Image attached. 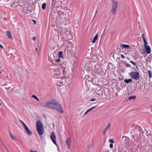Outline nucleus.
I'll use <instances>...</instances> for the list:
<instances>
[{"mask_svg":"<svg viewBox=\"0 0 152 152\" xmlns=\"http://www.w3.org/2000/svg\"><path fill=\"white\" fill-rule=\"evenodd\" d=\"M125 138H126V137H124L123 136V137H122V139H124H124H125Z\"/></svg>","mask_w":152,"mask_h":152,"instance_id":"nucleus-51","label":"nucleus"},{"mask_svg":"<svg viewBox=\"0 0 152 152\" xmlns=\"http://www.w3.org/2000/svg\"><path fill=\"white\" fill-rule=\"evenodd\" d=\"M147 44H148V43L147 41L146 42H144V47H145V46H146L147 45Z\"/></svg>","mask_w":152,"mask_h":152,"instance_id":"nucleus-35","label":"nucleus"},{"mask_svg":"<svg viewBox=\"0 0 152 152\" xmlns=\"http://www.w3.org/2000/svg\"><path fill=\"white\" fill-rule=\"evenodd\" d=\"M0 48H1L2 49L3 48H4L1 45H0Z\"/></svg>","mask_w":152,"mask_h":152,"instance_id":"nucleus-42","label":"nucleus"},{"mask_svg":"<svg viewBox=\"0 0 152 152\" xmlns=\"http://www.w3.org/2000/svg\"><path fill=\"white\" fill-rule=\"evenodd\" d=\"M63 81H61V80H60V83H61V84H62L63 83Z\"/></svg>","mask_w":152,"mask_h":152,"instance_id":"nucleus-49","label":"nucleus"},{"mask_svg":"<svg viewBox=\"0 0 152 152\" xmlns=\"http://www.w3.org/2000/svg\"><path fill=\"white\" fill-rule=\"evenodd\" d=\"M9 83H8V84H9ZM8 84L7 83L6 84V87H5V88L7 89H9L10 88V86H8Z\"/></svg>","mask_w":152,"mask_h":152,"instance_id":"nucleus-23","label":"nucleus"},{"mask_svg":"<svg viewBox=\"0 0 152 152\" xmlns=\"http://www.w3.org/2000/svg\"><path fill=\"white\" fill-rule=\"evenodd\" d=\"M10 137H11V138L13 139L14 140H15V137L14 136H13L12 134L11 133H10Z\"/></svg>","mask_w":152,"mask_h":152,"instance_id":"nucleus-22","label":"nucleus"},{"mask_svg":"<svg viewBox=\"0 0 152 152\" xmlns=\"http://www.w3.org/2000/svg\"><path fill=\"white\" fill-rule=\"evenodd\" d=\"M20 122L22 124L24 127L26 126V125L25 124V123L21 120H20Z\"/></svg>","mask_w":152,"mask_h":152,"instance_id":"nucleus-25","label":"nucleus"},{"mask_svg":"<svg viewBox=\"0 0 152 152\" xmlns=\"http://www.w3.org/2000/svg\"><path fill=\"white\" fill-rule=\"evenodd\" d=\"M130 76L136 80H138L140 78V74L138 72H132L129 73Z\"/></svg>","mask_w":152,"mask_h":152,"instance_id":"nucleus-3","label":"nucleus"},{"mask_svg":"<svg viewBox=\"0 0 152 152\" xmlns=\"http://www.w3.org/2000/svg\"><path fill=\"white\" fill-rule=\"evenodd\" d=\"M108 130H107L106 129H105L104 130L103 132V133L104 135H105L106 132Z\"/></svg>","mask_w":152,"mask_h":152,"instance_id":"nucleus-29","label":"nucleus"},{"mask_svg":"<svg viewBox=\"0 0 152 152\" xmlns=\"http://www.w3.org/2000/svg\"><path fill=\"white\" fill-rule=\"evenodd\" d=\"M147 138L148 141L149 142L151 140V142L152 143V134L148 135Z\"/></svg>","mask_w":152,"mask_h":152,"instance_id":"nucleus-13","label":"nucleus"},{"mask_svg":"<svg viewBox=\"0 0 152 152\" xmlns=\"http://www.w3.org/2000/svg\"><path fill=\"white\" fill-rule=\"evenodd\" d=\"M130 63H132L134 66H137L136 64L133 61H130Z\"/></svg>","mask_w":152,"mask_h":152,"instance_id":"nucleus-24","label":"nucleus"},{"mask_svg":"<svg viewBox=\"0 0 152 152\" xmlns=\"http://www.w3.org/2000/svg\"><path fill=\"white\" fill-rule=\"evenodd\" d=\"M146 49V51L147 54H150L151 53V49L149 45H146L145 47Z\"/></svg>","mask_w":152,"mask_h":152,"instance_id":"nucleus-8","label":"nucleus"},{"mask_svg":"<svg viewBox=\"0 0 152 152\" xmlns=\"http://www.w3.org/2000/svg\"><path fill=\"white\" fill-rule=\"evenodd\" d=\"M96 107V106L93 107H92L90 109V110L91 111L93 109H94Z\"/></svg>","mask_w":152,"mask_h":152,"instance_id":"nucleus-37","label":"nucleus"},{"mask_svg":"<svg viewBox=\"0 0 152 152\" xmlns=\"http://www.w3.org/2000/svg\"><path fill=\"white\" fill-rule=\"evenodd\" d=\"M118 5V2L113 0V2L112 3V9L111 11L112 13L115 14L116 11V8Z\"/></svg>","mask_w":152,"mask_h":152,"instance_id":"nucleus-2","label":"nucleus"},{"mask_svg":"<svg viewBox=\"0 0 152 152\" xmlns=\"http://www.w3.org/2000/svg\"><path fill=\"white\" fill-rule=\"evenodd\" d=\"M109 142H111L112 143H114V140H113V139H110V140H109Z\"/></svg>","mask_w":152,"mask_h":152,"instance_id":"nucleus-26","label":"nucleus"},{"mask_svg":"<svg viewBox=\"0 0 152 152\" xmlns=\"http://www.w3.org/2000/svg\"><path fill=\"white\" fill-rule=\"evenodd\" d=\"M98 9V8L97 9L96 12H95V15L94 16L96 15V14L98 13V12H97Z\"/></svg>","mask_w":152,"mask_h":152,"instance_id":"nucleus-47","label":"nucleus"},{"mask_svg":"<svg viewBox=\"0 0 152 152\" xmlns=\"http://www.w3.org/2000/svg\"><path fill=\"white\" fill-rule=\"evenodd\" d=\"M57 102L54 99H53L51 101H50L49 102H48V107L53 109L54 108Z\"/></svg>","mask_w":152,"mask_h":152,"instance_id":"nucleus-5","label":"nucleus"},{"mask_svg":"<svg viewBox=\"0 0 152 152\" xmlns=\"http://www.w3.org/2000/svg\"><path fill=\"white\" fill-rule=\"evenodd\" d=\"M136 98V96H131L129 97L128 99L129 100H130L132 99L133 100L135 99Z\"/></svg>","mask_w":152,"mask_h":152,"instance_id":"nucleus-17","label":"nucleus"},{"mask_svg":"<svg viewBox=\"0 0 152 152\" xmlns=\"http://www.w3.org/2000/svg\"><path fill=\"white\" fill-rule=\"evenodd\" d=\"M108 130H107L106 129H105L104 130L103 132V133L104 135H105L106 132Z\"/></svg>","mask_w":152,"mask_h":152,"instance_id":"nucleus-28","label":"nucleus"},{"mask_svg":"<svg viewBox=\"0 0 152 152\" xmlns=\"http://www.w3.org/2000/svg\"><path fill=\"white\" fill-rule=\"evenodd\" d=\"M135 134L137 135H139L140 134V131L138 128H135L134 129Z\"/></svg>","mask_w":152,"mask_h":152,"instance_id":"nucleus-12","label":"nucleus"},{"mask_svg":"<svg viewBox=\"0 0 152 152\" xmlns=\"http://www.w3.org/2000/svg\"><path fill=\"white\" fill-rule=\"evenodd\" d=\"M50 137L54 144L55 145H57L56 142V137L55 134L53 132H52L50 136Z\"/></svg>","mask_w":152,"mask_h":152,"instance_id":"nucleus-6","label":"nucleus"},{"mask_svg":"<svg viewBox=\"0 0 152 152\" xmlns=\"http://www.w3.org/2000/svg\"><path fill=\"white\" fill-rule=\"evenodd\" d=\"M32 97L33 98H35V99L37 97L36 96H35V95H33L32 96Z\"/></svg>","mask_w":152,"mask_h":152,"instance_id":"nucleus-34","label":"nucleus"},{"mask_svg":"<svg viewBox=\"0 0 152 152\" xmlns=\"http://www.w3.org/2000/svg\"><path fill=\"white\" fill-rule=\"evenodd\" d=\"M124 82L127 83H128L129 82H132V80L131 79H126L124 80Z\"/></svg>","mask_w":152,"mask_h":152,"instance_id":"nucleus-16","label":"nucleus"},{"mask_svg":"<svg viewBox=\"0 0 152 152\" xmlns=\"http://www.w3.org/2000/svg\"><path fill=\"white\" fill-rule=\"evenodd\" d=\"M52 0V2H51V5H52L53 4V2L54 0Z\"/></svg>","mask_w":152,"mask_h":152,"instance_id":"nucleus-50","label":"nucleus"},{"mask_svg":"<svg viewBox=\"0 0 152 152\" xmlns=\"http://www.w3.org/2000/svg\"><path fill=\"white\" fill-rule=\"evenodd\" d=\"M110 147L111 148H112L113 147V145L112 143L110 144Z\"/></svg>","mask_w":152,"mask_h":152,"instance_id":"nucleus-32","label":"nucleus"},{"mask_svg":"<svg viewBox=\"0 0 152 152\" xmlns=\"http://www.w3.org/2000/svg\"><path fill=\"white\" fill-rule=\"evenodd\" d=\"M121 47L126 48L127 49H130L131 48L129 45L122 44L121 45Z\"/></svg>","mask_w":152,"mask_h":152,"instance_id":"nucleus-10","label":"nucleus"},{"mask_svg":"<svg viewBox=\"0 0 152 152\" xmlns=\"http://www.w3.org/2000/svg\"><path fill=\"white\" fill-rule=\"evenodd\" d=\"M25 129L26 130V132L27 133L29 134L30 135L32 134L31 131L28 129L27 126H26L24 127Z\"/></svg>","mask_w":152,"mask_h":152,"instance_id":"nucleus-9","label":"nucleus"},{"mask_svg":"<svg viewBox=\"0 0 152 152\" xmlns=\"http://www.w3.org/2000/svg\"><path fill=\"white\" fill-rule=\"evenodd\" d=\"M61 61V60L60 59V58H58V60H56V62H60Z\"/></svg>","mask_w":152,"mask_h":152,"instance_id":"nucleus-36","label":"nucleus"},{"mask_svg":"<svg viewBox=\"0 0 152 152\" xmlns=\"http://www.w3.org/2000/svg\"><path fill=\"white\" fill-rule=\"evenodd\" d=\"M148 76L149 77L151 78L152 77V72L151 70H149L148 72Z\"/></svg>","mask_w":152,"mask_h":152,"instance_id":"nucleus-18","label":"nucleus"},{"mask_svg":"<svg viewBox=\"0 0 152 152\" xmlns=\"http://www.w3.org/2000/svg\"><path fill=\"white\" fill-rule=\"evenodd\" d=\"M91 111L89 109L84 114V115H86L87 113H88V112H90Z\"/></svg>","mask_w":152,"mask_h":152,"instance_id":"nucleus-27","label":"nucleus"},{"mask_svg":"<svg viewBox=\"0 0 152 152\" xmlns=\"http://www.w3.org/2000/svg\"><path fill=\"white\" fill-rule=\"evenodd\" d=\"M32 21H33L34 24L36 25V20H32Z\"/></svg>","mask_w":152,"mask_h":152,"instance_id":"nucleus-33","label":"nucleus"},{"mask_svg":"<svg viewBox=\"0 0 152 152\" xmlns=\"http://www.w3.org/2000/svg\"><path fill=\"white\" fill-rule=\"evenodd\" d=\"M98 37V34H97L96 35L95 37L93 38L92 40V42L93 43H94L96 41V39H97Z\"/></svg>","mask_w":152,"mask_h":152,"instance_id":"nucleus-14","label":"nucleus"},{"mask_svg":"<svg viewBox=\"0 0 152 152\" xmlns=\"http://www.w3.org/2000/svg\"><path fill=\"white\" fill-rule=\"evenodd\" d=\"M143 39V41H144V43L145 42H146L147 41H146V40H145V38Z\"/></svg>","mask_w":152,"mask_h":152,"instance_id":"nucleus-46","label":"nucleus"},{"mask_svg":"<svg viewBox=\"0 0 152 152\" xmlns=\"http://www.w3.org/2000/svg\"><path fill=\"white\" fill-rule=\"evenodd\" d=\"M35 50H36V51L37 52V53H38V52H37V51L38 50V49L37 48H35Z\"/></svg>","mask_w":152,"mask_h":152,"instance_id":"nucleus-41","label":"nucleus"},{"mask_svg":"<svg viewBox=\"0 0 152 152\" xmlns=\"http://www.w3.org/2000/svg\"><path fill=\"white\" fill-rule=\"evenodd\" d=\"M66 143L67 145V148L68 149H70L71 147V140L70 137L68 138L66 140Z\"/></svg>","mask_w":152,"mask_h":152,"instance_id":"nucleus-7","label":"nucleus"},{"mask_svg":"<svg viewBox=\"0 0 152 152\" xmlns=\"http://www.w3.org/2000/svg\"><path fill=\"white\" fill-rule=\"evenodd\" d=\"M93 145V144H91L87 147V149L89 151H90Z\"/></svg>","mask_w":152,"mask_h":152,"instance_id":"nucleus-19","label":"nucleus"},{"mask_svg":"<svg viewBox=\"0 0 152 152\" xmlns=\"http://www.w3.org/2000/svg\"><path fill=\"white\" fill-rule=\"evenodd\" d=\"M126 66L128 67H131V65L130 64H126Z\"/></svg>","mask_w":152,"mask_h":152,"instance_id":"nucleus-31","label":"nucleus"},{"mask_svg":"<svg viewBox=\"0 0 152 152\" xmlns=\"http://www.w3.org/2000/svg\"><path fill=\"white\" fill-rule=\"evenodd\" d=\"M121 57L123 58V59H124L125 58V57L124 56V55L123 54L121 55Z\"/></svg>","mask_w":152,"mask_h":152,"instance_id":"nucleus-38","label":"nucleus"},{"mask_svg":"<svg viewBox=\"0 0 152 152\" xmlns=\"http://www.w3.org/2000/svg\"><path fill=\"white\" fill-rule=\"evenodd\" d=\"M110 123H109L107 125V126H106V127H105V129H107V130H108L109 128L110 127Z\"/></svg>","mask_w":152,"mask_h":152,"instance_id":"nucleus-21","label":"nucleus"},{"mask_svg":"<svg viewBox=\"0 0 152 152\" xmlns=\"http://www.w3.org/2000/svg\"><path fill=\"white\" fill-rule=\"evenodd\" d=\"M6 34L7 36L9 39H12V36L11 35V32L10 31H6Z\"/></svg>","mask_w":152,"mask_h":152,"instance_id":"nucleus-11","label":"nucleus"},{"mask_svg":"<svg viewBox=\"0 0 152 152\" xmlns=\"http://www.w3.org/2000/svg\"><path fill=\"white\" fill-rule=\"evenodd\" d=\"M99 100V99H98V100ZM91 101H97V100L96 98H94L91 99Z\"/></svg>","mask_w":152,"mask_h":152,"instance_id":"nucleus-30","label":"nucleus"},{"mask_svg":"<svg viewBox=\"0 0 152 152\" xmlns=\"http://www.w3.org/2000/svg\"><path fill=\"white\" fill-rule=\"evenodd\" d=\"M58 57L59 58H63V52L62 51H60L58 52Z\"/></svg>","mask_w":152,"mask_h":152,"instance_id":"nucleus-15","label":"nucleus"},{"mask_svg":"<svg viewBox=\"0 0 152 152\" xmlns=\"http://www.w3.org/2000/svg\"><path fill=\"white\" fill-rule=\"evenodd\" d=\"M46 4L45 3H44L42 5V8L43 10H45L46 8Z\"/></svg>","mask_w":152,"mask_h":152,"instance_id":"nucleus-20","label":"nucleus"},{"mask_svg":"<svg viewBox=\"0 0 152 152\" xmlns=\"http://www.w3.org/2000/svg\"><path fill=\"white\" fill-rule=\"evenodd\" d=\"M36 37H33V38H32V39L34 40V41H35V39H36Z\"/></svg>","mask_w":152,"mask_h":152,"instance_id":"nucleus-40","label":"nucleus"},{"mask_svg":"<svg viewBox=\"0 0 152 152\" xmlns=\"http://www.w3.org/2000/svg\"><path fill=\"white\" fill-rule=\"evenodd\" d=\"M37 101H38V102H39V99L37 97L36 99H35Z\"/></svg>","mask_w":152,"mask_h":152,"instance_id":"nucleus-48","label":"nucleus"},{"mask_svg":"<svg viewBox=\"0 0 152 152\" xmlns=\"http://www.w3.org/2000/svg\"><path fill=\"white\" fill-rule=\"evenodd\" d=\"M30 152H37L36 151H34L33 150H31L30 151Z\"/></svg>","mask_w":152,"mask_h":152,"instance_id":"nucleus-44","label":"nucleus"},{"mask_svg":"<svg viewBox=\"0 0 152 152\" xmlns=\"http://www.w3.org/2000/svg\"><path fill=\"white\" fill-rule=\"evenodd\" d=\"M53 109H55L56 110L59 112L61 113H64V111L62 107L59 103L58 102L56 104L55 107H54V108H53Z\"/></svg>","mask_w":152,"mask_h":152,"instance_id":"nucleus-4","label":"nucleus"},{"mask_svg":"<svg viewBox=\"0 0 152 152\" xmlns=\"http://www.w3.org/2000/svg\"><path fill=\"white\" fill-rule=\"evenodd\" d=\"M37 130L38 134L41 135L43 134L44 132V129L43 125L42 122L39 121H38L36 124Z\"/></svg>","mask_w":152,"mask_h":152,"instance_id":"nucleus-1","label":"nucleus"},{"mask_svg":"<svg viewBox=\"0 0 152 152\" xmlns=\"http://www.w3.org/2000/svg\"><path fill=\"white\" fill-rule=\"evenodd\" d=\"M143 39V41H144V43L145 42H146L147 41H146V40H145V38Z\"/></svg>","mask_w":152,"mask_h":152,"instance_id":"nucleus-45","label":"nucleus"},{"mask_svg":"<svg viewBox=\"0 0 152 152\" xmlns=\"http://www.w3.org/2000/svg\"><path fill=\"white\" fill-rule=\"evenodd\" d=\"M107 25L106 26V27L105 28L104 30L103 33H104L105 32V31H106V28H107Z\"/></svg>","mask_w":152,"mask_h":152,"instance_id":"nucleus-39","label":"nucleus"},{"mask_svg":"<svg viewBox=\"0 0 152 152\" xmlns=\"http://www.w3.org/2000/svg\"><path fill=\"white\" fill-rule=\"evenodd\" d=\"M7 78H8V75L7 76Z\"/></svg>","mask_w":152,"mask_h":152,"instance_id":"nucleus-52","label":"nucleus"},{"mask_svg":"<svg viewBox=\"0 0 152 152\" xmlns=\"http://www.w3.org/2000/svg\"><path fill=\"white\" fill-rule=\"evenodd\" d=\"M142 37H143V39H144L145 38V37H144V35L143 34H142Z\"/></svg>","mask_w":152,"mask_h":152,"instance_id":"nucleus-43","label":"nucleus"}]
</instances>
